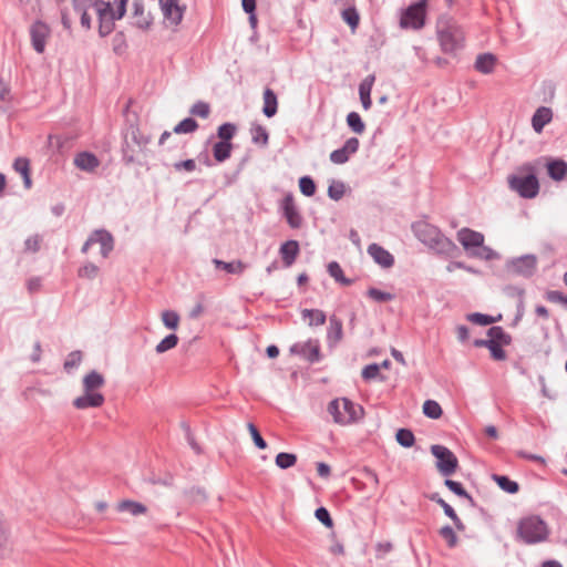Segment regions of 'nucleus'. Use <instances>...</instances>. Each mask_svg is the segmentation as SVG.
<instances>
[{"instance_id":"obj_56","label":"nucleus","mask_w":567,"mask_h":567,"mask_svg":"<svg viewBox=\"0 0 567 567\" xmlns=\"http://www.w3.org/2000/svg\"><path fill=\"white\" fill-rule=\"evenodd\" d=\"M189 113L202 118H207L210 114V106L207 102L197 101L192 105Z\"/></svg>"},{"instance_id":"obj_26","label":"nucleus","mask_w":567,"mask_h":567,"mask_svg":"<svg viewBox=\"0 0 567 567\" xmlns=\"http://www.w3.org/2000/svg\"><path fill=\"white\" fill-rule=\"evenodd\" d=\"M262 113L267 117H274L278 112V99L274 90L266 87L264 91Z\"/></svg>"},{"instance_id":"obj_19","label":"nucleus","mask_w":567,"mask_h":567,"mask_svg":"<svg viewBox=\"0 0 567 567\" xmlns=\"http://www.w3.org/2000/svg\"><path fill=\"white\" fill-rule=\"evenodd\" d=\"M368 254L371 256L374 262L383 268H390L394 265L393 255L375 243L368 246Z\"/></svg>"},{"instance_id":"obj_46","label":"nucleus","mask_w":567,"mask_h":567,"mask_svg":"<svg viewBox=\"0 0 567 567\" xmlns=\"http://www.w3.org/2000/svg\"><path fill=\"white\" fill-rule=\"evenodd\" d=\"M237 132V126L234 123L227 122L221 124L217 130V136L221 142H230Z\"/></svg>"},{"instance_id":"obj_33","label":"nucleus","mask_w":567,"mask_h":567,"mask_svg":"<svg viewBox=\"0 0 567 567\" xmlns=\"http://www.w3.org/2000/svg\"><path fill=\"white\" fill-rule=\"evenodd\" d=\"M213 262L216 268L223 269L228 274L240 275L246 269V265L241 260L227 262L220 259H213Z\"/></svg>"},{"instance_id":"obj_7","label":"nucleus","mask_w":567,"mask_h":567,"mask_svg":"<svg viewBox=\"0 0 567 567\" xmlns=\"http://www.w3.org/2000/svg\"><path fill=\"white\" fill-rule=\"evenodd\" d=\"M427 0H419L403 10L400 18L402 29L420 30L425 24Z\"/></svg>"},{"instance_id":"obj_40","label":"nucleus","mask_w":567,"mask_h":567,"mask_svg":"<svg viewBox=\"0 0 567 567\" xmlns=\"http://www.w3.org/2000/svg\"><path fill=\"white\" fill-rule=\"evenodd\" d=\"M423 413L429 419L437 420L442 416L443 411L441 405L436 401L426 400L423 403Z\"/></svg>"},{"instance_id":"obj_55","label":"nucleus","mask_w":567,"mask_h":567,"mask_svg":"<svg viewBox=\"0 0 567 567\" xmlns=\"http://www.w3.org/2000/svg\"><path fill=\"white\" fill-rule=\"evenodd\" d=\"M99 267L93 262H86L78 269V276L85 279H94L99 275Z\"/></svg>"},{"instance_id":"obj_14","label":"nucleus","mask_w":567,"mask_h":567,"mask_svg":"<svg viewBox=\"0 0 567 567\" xmlns=\"http://www.w3.org/2000/svg\"><path fill=\"white\" fill-rule=\"evenodd\" d=\"M290 352L306 358L311 363H316L321 360L320 344L318 340L310 339L303 343H295L290 347Z\"/></svg>"},{"instance_id":"obj_13","label":"nucleus","mask_w":567,"mask_h":567,"mask_svg":"<svg viewBox=\"0 0 567 567\" xmlns=\"http://www.w3.org/2000/svg\"><path fill=\"white\" fill-rule=\"evenodd\" d=\"M281 210L290 228L298 229L302 226L303 218L295 204V198L291 193L284 197L281 202Z\"/></svg>"},{"instance_id":"obj_2","label":"nucleus","mask_w":567,"mask_h":567,"mask_svg":"<svg viewBox=\"0 0 567 567\" xmlns=\"http://www.w3.org/2000/svg\"><path fill=\"white\" fill-rule=\"evenodd\" d=\"M436 37L441 50L446 54H453L464 48L465 32L457 21L450 16L439 17Z\"/></svg>"},{"instance_id":"obj_63","label":"nucleus","mask_w":567,"mask_h":567,"mask_svg":"<svg viewBox=\"0 0 567 567\" xmlns=\"http://www.w3.org/2000/svg\"><path fill=\"white\" fill-rule=\"evenodd\" d=\"M393 549V545L391 542L378 543L375 545V557L378 559H382Z\"/></svg>"},{"instance_id":"obj_58","label":"nucleus","mask_w":567,"mask_h":567,"mask_svg":"<svg viewBox=\"0 0 567 567\" xmlns=\"http://www.w3.org/2000/svg\"><path fill=\"white\" fill-rule=\"evenodd\" d=\"M162 320L166 328L175 330L178 327L179 316L175 311L166 310L162 313Z\"/></svg>"},{"instance_id":"obj_15","label":"nucleus","mask_w":567,"mask_h":567,"mask_svg":"<svg viewBox=\"0 0 567 567\" xmlns=\"http://www.w3.org/2000/svg\"><path fill=\"white\" fill-rule=\"evenodd\" d=\"M50 34V28L47 23L38 20L30 28V37L32 48L38 53H43L45 49L47 39Z\"/></svg>"},{"instance_id":"obj_32","label":"nucleus","mask_w":567,"mask_h":567,"mask_svg":"<svg viewBox=\"0 0 567 567\" xmlns=\"http://www.w3.org/2000/svg\"><path fill=\"white\" fill-rule=\"evenodd\" d=\"M251 142L256 145L266 147L269 142V134L265 126L254 123L250 127Z\"/></svg>"},{"instance_id":"obj_28","label":"nucleus","mask_w":567,"mask_h":567,"mask_svg":"<svg viewBox=\"0 0 567 567\" xmlns=\"http://www.w3.org/2000/svg\"><path fill=\"white\" fill-rule=\"evenodd\" d=\"M133 16L136 18L134 25L141 30H146L151 27V18L145 14V9L142 2L134 1L133 3Z\"/></svg>"},{"instance_id":"obj_20","label":"nucleus","mask_w":567,"mask_h":567,"mask_svg":"<svg viewBox=\"0 0 567 567\" xmlns=\"http://www.w3.org/2000/svg\"><path fill=\"white\" fill-rule=\"evenodd\" d=\"M299 252L300 246L299 243L295 239L285 241L279 248V254L286 268H289L295 264Z\"/></svg>"},{"instance_id":"obj_64","label":"nucleus","mask_w":567,"mask_h":567,"mask_svg":"<svg viewBox=\"0 0 567 567\" xmlns=\"http://www.w3.org/2000/svg\"><path fill=\"white\" fill-rule=\"evenodd\" d=\"M545 298L549 302H559L567 305V297L563 295V292L558 290H548L545 295Z\"/></svg>"},{"instance_id":"obj_53","label":"nucleus","mask_w":567,"mask_h":567,"mask_svg":"<svg viewBox=\"0 0 567 567\" xmlns=\"http://www.w3.org/2000/svg\"><path fill=\"white\" fill-rule=\"evenodd\" d=\"M439 535L446 542V545L450 548H454L457 545V536L450 525L441 527L439 530Z\"/></svg>"},{"instance_id":"obj_52","label":"nucleus","mask_w":567,"mask_h":567,"mask_svg":"<svg viewBox=\"0 0 567 567\" xmlns=\"http://www.w3.org/2000/svg\"><path fill=\"white\" fill-rule=\"evenodd\" d=\"M342 19L351 29H355L360 22L359 13L354 7L344 9L342 11Z\"/></svg>"},{"instance_id":"obj_8","label":"nucleus","mask_w":567,"mask_h":567,"mask_svg":"<svg viewBox=\"0 0 567 567\" xmlns=\"http://www.w3.org/2000/svg\"><path fill=\"white\" fill-rule=\"evenodd\" d=\"M431 453L436 458V468L443 476L449 477L455 473L458 460L449 447L434 444L431 446Z\"/></svg>"},{"instance_id":"obj_3","label":"nucleus","mask_w":567,"mask_h":567,"mask_svg":"<svg viewBox=\"0 0 567 567\" xmlns=\"http://www.w3.org/2000/svg\"><path fill=\"white\" fill-rule=\"evenodd\" d=\"M104 384L105 379L100 372L95 370L90 371L83 378V394L73 401V405L79 410L102 406L105 398L102 393L96 392V390L104 386Z\"/></svg>"},{"instance_id":"obj_41","label":"nucleus","mask_w":567,"mask_h":567,"mask_svg":"<svg viewBox=\"0 0 567 567\" xmlns=\"http://www.w3.org/2000/svg\"><path fill=\"white\" fill-rule=\"evenodd\" d=\"M501 319V316L493 317L489 315L481 313V312H473L467 315V320L480 326H488L493 324L496 321Z\"/></svg>"},{"instance_id":"obj_36","label":"nucleus","mask_w":567,"mask_h":567,"mask_svg":"<svg viewBox=\"0 0 567 567\" xmlns=\"http://www.w3.org/2000/svg\"><path fill=\"white\" fill-rule=\"evenodd\" d=\"M91 7L95 9L97 16L111 17L116 11L114 0H92Z\"/></svg>"},{"instance_id":"obj_48","label":"nucleus","mask_w":567,"mask_h":567,"mask_svg":"<svg viewBox=\"0 0 567 567\" xmlns=\"http://www.w3.org/2000/svg\"><path fill=\"white\" fill-rule=\"evenodd\" d=\"M361 375L364 381H371L375 379L383 381L385 379L383 375H381L380 364L378 363H371L365 365L361 372Z\"/></svg>"},{"instance_id":"obj_11","label":"nucleus","mask_w":567,"mask_h":567,"mask_svg":"<svg viewBox=\"0 0 567 567\" xmlns=\"http://www.w3.org/2000/svg\"><path fill=\"white\" fill-rule=\"evenodd\" d=\"M128 0H114L116 11L111 17L97 16L99 18V34L101 38L110 35L115 29V21L121 20L126 14Z\"/></svg>"},{"instance_id":"obj_23","label":"nucleus","mask_w":567,"mask_h":567,"mask_svg":"<svg viewBox=\"0 0 567 567\" xmlns=\"http://www.w3.org/2000/svg\"><path fill=\"white\" fill-rule=\"evenodd\" d=\"M74 165L84 172H93L99 167L100 161L93 153L80 152L74 157Z\"/></svg>"},{"instance_id":"obj_50","label":"nucleus","mask_w":567,"mask_h":567,"mask_svg":"<svg viewBox=\"0 0 567 567\" xmlns=\"http://www.w3.org/2000/svg\"><path fill=\"white\" fill-rule=\"evenodd\" d=\"M470 256L476 257L484 260H493L498 258V254L491 247L484 246V244L476 250H471Z\"/></svg>"},{"instance_id":"obj_25","label":"nucleus","mask_w":567,"mask_h":567,"mask_svg":"<svg viewBox=\"0 0 567 567\" xmlns=\"http://www.w3.org/2000/svg\"><path fill=\"white\" fill-rule=\"evenodd\" d=\"M497 59L493 53L478 54L474 64L477 72L483 74H491L496 65Z\"/></svg>"},{"instance_id":"obj_45","label":"nucleus","mask_w":567,"mask_h":567,"mask_svg":"<svg viewBox=\"0 0 567 567\" xmlns=\"http://www.w3.org/2000/svg\"><path fill=\"white\" fill-rule=\"evenodd\" d=\"M198 128V123L193 117H186L182 120L175 127L174 133L187 134L193 133Z\"/></svg>"},{"instance_id":"obj_18","label":"nucleus","mask_w":567,"mask_h":567,"mask_svg":"<svg viewBox=\"0 0 567 567\" xmlns=\"http://www.w3.org/2000/svg\"><path fill=\"white\" fill-rule=\"evenodd\" d=\"M178 0H159V6L164 18L173 25H178L184 16V8L179 7Z\"/></svg>"},{"instance_id":"obj_49","label":"nucleus","mask_w":567,"mask_h":567,"mask_svg":"<svg viewBox=\"0 0 567 567\" xmlns=\"http://www.w3.org/2000/svg\"><path fill=\"white\" fill-rule=\"evenodd\" d=\"M178 343V337L175 333L166 336L159 343H157L155 351L161 354L173 348Z\"/></svg>"},{"instance_id":"obj_6","label":"nucleus","mask_w":567,"mask_h":567,"mask_svg":"<svg viewBox=\"0 0 567 567\" xmlns=\"http://www.w3.org/2000/svg\"><path fill=\"white\" fill-rule=\"evenodd\" d=\"M524 171L528 172V174L524 176H508V186L520 197L532 199L535 198L539 193V182L536 174L534 173V167L532 165L524 166Z\"/></svg>"},{"instance_id":"obj_44","label":"nucleus","mask_w":567,"mask_h":567,"mask_svg":"<svg viewBox=\"0 0 567 567\" xmlns=\"http://www.w3.org/2000/svg\"><path fill=\"white\" fill-rule=\"evenodd\" d=\"M297 462V455L293 453L280 452L277 454L275 463L281 470L292 467Z\"/></svg>"},{"instance_id":"obj_61","label":"nucleus","mask_w":567,"mask_h":567,"mask_svg":"<svg viewBox=\"0 0 567 567\" xmlns=\"http://www.w3.org/2000/svg\"><path fill=\"white\" fill-rule=\"evenodd\" d=\"M248 430H249V433L251 435V439H252L255 445L260 450H265L267 447V442L264 440V437L261 436L259 430L255 426V424L248 423Z\"/></svg>"},{"instance_id":"obj_10","label":"nucleus","mask_w":567,"mask_h":567,"mask_svg":"<svg viewBox=\"0 0 567 567\" xmlns=\"http://www.w3.org/2000/svg\"><path fill=\"white\" fill-rule=\"evenodd\" d=\"M94 244H100V254L106 259L114 249V237L106 229H95L83 244L81 252L86 254Z\"/></svg>"},{"instance_id":"obj_5","label":"nucleus","mask_w":567,"mask_h":567,"mask_svg":"<svg viewBox=\"0 0 567 567\" xmlns=\"http://www.w3.org/2000/svg\"><path fill=\"white\" fill-rule=\"evenodd\" d=\"M547 536V525L538 516H530L519 520L517 527V539L519 542L533 545L544 542Z\"/></svg>"},{"instance_id":"obj_30","label":"nucleus","mask_w":567,"mask_h":567,"mask_svg":"<svg viewBox=\"0 0 567 567\" xmlns=\"http://www.w3.org/2000/svg\"><path fill=\"white\" fill-rule=\"evenodd\" d=\"M141 153L136 145H134L128 136H123L122 143V161L125 165H131L136 163V155Z\"/></svg>"},{"instance_id":"obj_29","label":"nucleus","mask_w":567,"mask_h":567,"mask_svg":"<svg viewBox=\"0 0 567 567\" xmlns=\"http://www.w3.org/2000/svg\"><path fill=\"white\" fill-rule=\"evenodd\" d=\"M117 512H127L133 516L143 515L147 512V507L140 503L132 499H123L116 506Z\"/></svg>"},{"instance_id":"obj_24","label":"nucleus","mask_w":567,"mask_h":567,"mask_svg":"<svg viewBox=\"0 0 567 567\" xmlns=\"http://www.w3.org/2000/svg\"><path fill=\"white\" fill-rule=\"evenodd\" d=\"M553 118V112L549 107L540 106L532 117V126L535 132L540 133L546 124Z\"/></svg>"},{"instance_id":"obj_21","label":"nucleus","mask_w":567,"mask_h":567,"mask_svg":"<svg viewBox=\"0 0 567 567\" xmlns=\"http://www.w3.org/2000/svg\"><path fill=\"white\" fill-rule=\"evenodd\" d=\"M343 337V324L342 320L336 315L330 316L329 327L327 330V342L330 347H336Z\"/></svg>"},{"instance_id":"obj_16","label":"nucleus","mask_w":567,"mask_h":567,"mask_svg":"<svg viewBox=\"0 0 567 567\" xmlns=\"http://www.w3.org/2000/svg\"><path fill=\"white\" fill-rule=\"evenodd\" d=\"M359 146V140L357 137H350L344 142L342 147L330 153V161L338 165L344 164L349 161L352 154L358 152Z\"/></svg>"},{"instance_id":"obj_37","label":"nucleus","mask_w":567,"mask_h":567,"mask_svg":"<svg viewBox=\"0 0 567 567\" xmlns=\"http://www.w3.org/2000/svg\"><path fill=\"white\" fill-rule=\"evenodd\" d=\"M301 317L303 319L309 318V326H322L326 323L327 316L320 309H303L301 311Z\"/></svg>"},{"instance_id":"obj_62","label":"nucleus","mask_w":567,"mask_h":567,"mask_svg":"<svg viewBox=\"0 0 567 567\" xmlns=\"http://www.w3.org/2000/svg\"><path fill=\"white\" fill-rule=\"evenodd\" d=\"M91 7V3H83L81 8H73L74 11L81 13L80 22L83 28L86 30L91 29V16L87 13V8Z\"/></svg>"},{"instance_id":"obj_47","label":"nucleus","mask_w":567,"mask_h":567,"mask_svg":"<svg viewBox=\"0 0 567 567\" xmlns=\"http://www.w3.org/2000/svg\"><path fill=\"white\" fill-rule=\"evenodd\" d=\"M82 362V352L80 350L72 351L68 354L63 368L65 372L71 373Z\"/></svg>"},{"instance_id":"obj_1","label":"nucleus","mask_w":567,"mask_h":567,"mask_svg":"<svg viewBox=\"0 0 567 567\" xmlns=\"http://www.w3.org/2000/svg\"><path fill=\"white\" fill-rule=\"evenodd\" d=\"M412 230L422 244L439 255L454 257L458 252V247L452 239L442 234L440 228L425 220L413 223Z\"/></svg>"},{"instance_id":"obj_9","label":"nucleus","mask_w":567,"mask_h":567,"mask_svg":"<svg viewBox=\"0 0 567 567\" xmlns=\"http://www.w3.org/2000/svg\"><path fill=\"white\" fill-rule=\"evenodd\" d=\"M487 336L491 337L489 347L487 349L491 352V357L494 360L503 361L506 359V352L503 346H508L512 342V337L507 333L503 327L493 326L487 330Z\"/></svg>"},{"instance_id":"obj_57","label":"nucleus","mask_w":567,"mask_h":567,"mask_svg":"<svg viewBox=\"0 0 567 567\" xmlns=\"http://www.w3.org/2000/svg\"><path fill=\"white\" fill-rule=\"evenodd\" d=\"M367 296L378 302H388L394 299V295L373 287L368 289Z\"/></svg>"},{"instance_id":"obj_27","label":"nucleus","mask_w":567,"mask_h":567,"mask_svg":"<svg viewBox=\"0 0 567 567\" xmlns=\"http://www.w3.org/2000/svg\"><path fill=\"white\" fill-rule=\"evenodd\" d=\"M375 76L368 75L359 85V95L364 110H369L372 105L371 90L374 83Z\"/></svg>"},{"instance_id":"obj_60","label":"nucleus","mask_w":567,"mask_h":567,"mask_svg":"<svg viewBox=\"0 0 567 567\" xmlns=\"http://www.w3.org/2000/svg\"><path fill=\"white\" fill-rule=\"evenodd\" d=\"M315 516L326 527L331 528L333 526L332 517L326 507H323V506L318 507L315 512Z\"/></svg>"},{"instance_id":"obj_38","label":"nucleus","mask_w":567,"mask_h":567,"mask_svg":"<svg viewBox=\"0 0 567 567\" xmlns=\"http://www.w3.org/2000/svg\"><path fill=\"white\" fill-rule=\"evenodd\" d=\"M328 272L337 282L343 286H350L353 282L352 279L344 277L343 270L337 261H330L328 264Z\"/></svg>"},{"instance_id":"obj_54","label":"nucleus","mask_w":567,"mask_h":567,"mask_svg":"<svg viewBox=\"0 0 567 567\" xmlns=\"http://www.w3.org/2000/svg\"><path fill=\"white\" fill-rule=\"evenodd\" d=\"M300 192L307 196H313L316 193V183L310 176H302L299 178Z\"/></svg>"},{"instance_id":"obj_51","label":"nucleus","mask_w":567,"mask_h":567,"mask_svg":"<svg viewBox=\"0 0 567 567\" xmlns=\"http://www.w3.org/2000/svg\"><path fill=\"white\" fill-rule=\"evenodd\" d=\"M346 193V185L341 181H332L328 187V196L333 200H340Z\"/></svg>"},{"instance_id":"obj_59","label":"nucleus","mask_w":567,"mask_h":567,"mask_svg":"<svg viewBox=\"0 0 567 567\" xmlns=\"http://www.w3.org/2000/svg\"><path fill=\"white\" fill-rule=\"evenodd\" d=\"M42 237L38 234L30 236L24 241V251L38 252L41 248Z\"/></svg>"},{"instance_id":"obj_22","label":"nucleus","mask_w":567,"mask_h":567,"mask_svg":"<svg viewBox=\"0 0 567 567\" xmlns=\"http://www.w3.org/2000/svg\"><path fill=\"white\" fill-rule=\"evenodd\" d=\"M548 176L555 182L567 177V162L561 158H551L546 163Z\"/></svg>"},{"instance_id":"obj_4","label":"nucleus","mask_w":567,"mask_h":567,"mask_svg":"<svg viewBox=\"0 0 567 567\" xmlns=\"http://www.w3.org/2000/svg\"><path fill=\"white\" fill-rule=\"evenodd\" d=\"M327 411L332 416L333 422L339 425L355 423L364 415L363 408L348 398H337L330 401Z\"/></svg>"},{"instance_id":"obj_34","label":"nucleus","mask_w":567,"mask_h":567,"mask_svg":"<svg viewBox=\"0 0 567 567\" xmlns=\"http://www.w3.org/2000/svg\"><path fill=\"white\" fill-rule=\"evenodd\" d=\"M492 478L501 489L508 494H516L519 491L518 483L506 475L493 474Z\"/></svg>"},{"instance_id":"obj_12","label":"nucleus","mask_w":567,"mask_h":567,"mask_svg":"<svg viewBox=\"0 0 567 567\" xmlns=\"http://www.w3.org/2000/svg\"><path fill=\"white\" fill-rule=\"evenodd\" d=\"M536 264L537 261L534 255H524L509 260L506 268L508 272L529 278L536 269Z\"/></svg>"},{"instance_id":"obj_43","label":"nucleus","mask_w":567,"mask_h":567,"mask_svg":"<svg viewBox=\"0 0 567 567\" xmlns=\"http://www.w3.org/2000/svg\"><path fill=\"white\" fill-rule=\"evenodd\" d=\"M347 124L357 134H362L365 130V124L357 112H350L347 115Z\"/></svg>"},{"instance_id":"obj_35","label":"nucleus","mask_w":567,"mask_h":567,"mask_svg":"<svg viewBox=\"0 0 567 567\" xmlns=\"http://www.w3.org/2000/svg\"><path fill=\"white\" fill-rule=\"evenodd\" d=\"M231 150H233L231 142L219 141L217 143H215L213 146L214 158L217 162L223 163L230 157Z\"/></svg>"},{"instance_id":"obj_17","label":"nucleus","mask_w":567,"mask_h":567,"mask_svg":"<svg viewBox=\"0 0 567 567\" xmlns=\"http://www.w3.org/2000/svg\"><path fill=\"white\" fill-rule=\"evenodd\" d=\"M457 240L465 250H471L484 244V235L471 228L463 227L457 231Z\"/></svg>"},{"instance_id":"obj_31","label":"nucleus","mask_w":567,"mask_h":567,"mask_svg":"<svg viewBox=\"0 0 567 567\" xmlns=\"http://www.w3.org/2000/svg\"><path fill=\"white\" fill-rule=\"evenodd\" d=\"M123 136H128V140L136 145L140 152H144L146 146L150 143V137L146 135H143L138 127L131 126Z\"/></svg>"},{"instance_id":"obj_42","label":"nucleus","mask_w":567,"mask_h":567,"mask_svg":"<svg viewBox=\"0 0 567 567\" xmlns=\"http://www.w3.org/2000/svg\"><path fill=\"white\" fill-rule=\"evenodd\" d=\"M396 442L403 447H412L415 436L410 429H399L395 434Z\"/></svg>"},{"instance_id":"obj_39","label":"nucleus","mask_w":567,"mask_h":567,"mask_svg":"<svg viewBox=\"0 0 567 567\" xmlns=\"http://www.w3.org/2000/svg\"><path fill=\"white\" fill-rule=\"evenodd\" d=\"M444 484L455 495L467 499L471 504L474 503V498L472 497V495L467 493V491L463 487V485L460 482L446 478Z\"/></svg>"}]
</instances>
